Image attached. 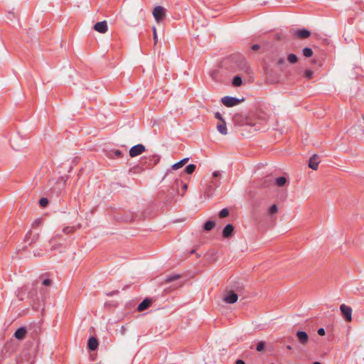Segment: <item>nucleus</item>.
<instances>
[{
    "instance_id": "obj_1",
    "label": "nucleus",
    "mask_w": 364,
    "mask_h": 364,
    "mask_svg": "<svg viewBox=\"0 0 364 364\" xmlns=\"http://www.w3.org/2000/svg\"><path fill=\"white\" fill-rule=\"evenodd\" d=\"M166 9L161 6L155 7L153 10V16L156 22L159 23L165 17Z\"/></svg>"
},
{
    "instance_id": "obj_2",
    "label": "nucleus",
    "mask_w": 364,
    "mask_h": 364,
    "mask_svg": "<svg viewBox=\"0 0 364 364\" xmlns=\"http://www.w3.org/2000/svg\"><path fill=\"white\" fill-rule=\"evenodd\" d=\"M242 101H243V99L239 100L235 97H229V96H225L222 98L223 104L228 107H233V106L239 104Z\"/></svg>"
},
{
    "instance_id": "obj_3",
    "label": "nucleus",
    "mask_w": 364,
    "mask_h": 364,
    "mask_svg": "<svg viewBox=\"0 0 364 364\" xmlns=\"http://www.w3.org/2000/svg\"><path fill=\"white\" fill-rule=\"evenodd\" d=\"M340 310L346 321H350L352 320V309L351 307L343 304L340 306Z\"/></svg>"
},
{
    "instance_id": "obj_4",
    "label": "nucleus",
    "mask_w": 364,
    "mask_h": 364,
    "mask_svg": "<svg viewBox=\"0 0 364 364\" xmlns=\"http://www.w3.org/2000/svg\"><path fill=\"white\" fill-rule=\"evenodd\" d=\"M145 149V146L143 144H136L130 149L129 155L131 157L137 156L141 154Z\"/></svg>"
},
{
    "instance_id": "obj_5",
    "label": "nucleus",
    "mask_w": 364,
    "mask_h": 364,
    "mask_svg": "<svg viewBox=\"0 0 364 364\" xmlns=\"http://www.w3.org/2000/svg\"><path fill=\"white\" fill-rule=\"evenodd\" d=\"M292 34L298 38L306 39L310 36L311 32L306 29H296L292 31Z\"/></svg>"
},
{
    "instance_id": "obj_6",
    "label": "nucleus",
    "mask_w": 364,
    "mask_h": 364,
    "mask_svg": "<svg viewBox=\"0 0 364 364\" xmlns=\"http://www.w3.org/2000/svg\"><path fill=\"white\" fill-rule=\"evenodd\" d=\"M94 29L100 33H105L108 31V26L106 21L96 23L94 25Z\"/></svg>"
},
{
    "instance_id": "obj_7",
    "label": "nucleus",
    "mask_w": 364,
    "mask_h": 364,
    "mask_svg": "<svg viewBox=\"0 0 364 364\" xmlns=\"http://www.w3.org/2000/svg\"><path fill=\"white\" fill-rule=\"evenodd\" d=\"M237 294L230 291L224 296L223 301L227 304H235L237 301Z\"/></svg>"
},
{
    "instance_id": "obj_8",
    "label": "nucleus",
    "mask_w": 364,
    "mask_h": 364,
    "mask_svg": "<svg viewBox=\"0 0 364 364\" xmlns=\"http://www.w3.org/2000/svg\"><path fill=\"white\" fill-rule=\"evenodd\" d=\"M319 162L318 156L317 155H314L309 159V166L313 170H317Z\"/></svg>"
},
{
    "instance_id": "obj_9",
    "label": "nucleus",
    "mask_w": 364,
    "mask_h": 364,
    "mask_svg": "<svg viewBox=\"0 0 364 364\" xmlns=\"http://www.w3.org/2000/svg\"><path fill=\"white\" fill-rule=\"evenodd\" d=\"M233 231H234L233 225L231 224H228L224 227V228L223 230V236L225 238H228L232 235Z\"/></svg>"
},
{
    "instance_id": "obj_10",
    "label": "nucleus",
    "mask_w": 364,
    "mask_h": 364,
    "mask_svg": "<svg viewBox=\"0 0 364 364\" xmlns=\"http://www.w3.org/2000/svg\"><path fill=\"white\" fill-rule=\"evenodd\" d=\"M296 336L301 344H306L309 340L308 334L303 331H299L296 332Z\"/></svg>"
},
{
    "instance_id": "obj_11",
    "label": "nucleus",
    "mask_w": 364,
    "mask_h": 364,
    "mask_svg": "<svg viewBox=\"0 0 364 364\" xmlns=\"http://www.w3.org/2000/svg\"><path fill=\"white\" fill-rule=\"evenodd\" d=\"M98 347V341L95 337H90L88 340L87 348L90 350H95Z\"/></svg>"
},
{
    "instance_id": "obj_12",
    "label": "nucleus",
    "mask_w": 364,
    "mask_h": 364,
    "mask_svg": "<svg viewBox=\"0 0 364 364\" xmlns=\"http://www.w3.org/2000/svg\"><path fill=\"white\" fill-rule=\"evenodd\" d=\"M26 334V328L25 327L18 328L14 333V337L18 340H23Z\"/></svg>"
},
{
    "instance_id": "obj_13",
    "label": "nucleus",
    "mask_w": 364,
    "mask_h": 364,
    "mask_svg": "<svg viewBox=\"0 0 364 364\" xmlns=\"http://www.w3.org/2000/svg\"><path fill=\"white\" fill-rule=\"evenodd\" d=\"M38 239L39 234L37 233L31 237V231H29L25 237V241L28 242L29 245L36 242L38 240Z\"/></svg>"
},
{
    "instance_id": "obj_14",
    "label": "nucleus",
    "mask_w": 364,
    "mask_h": 364,
    "mask_svg": "<svg viewBox=\"0 0 364 364\" xmlns=\"http://www.w3.org/2000/svg\"><path fill=\"white\" fill-rule=\"evenodd\" d=\"M151 303V300L149 299H144L138 306L137 310L139 311H143L147 309Z\"/></svg>"
},
{
    "instance_id": "obj_15",
    "label": "nucleus",
    "mask_w": 364,
    "mask_h": 364,
    "mask_svg": "<svg viewBox=\"0 0 364 364\" xmlns=\"http://www.w3.org/2000/svg\"><path fill=\"white\" fill-rule=\"evenodd\" d=\"M279 211L278 206H269L267 210V215L270 221H272L273 217L277 214Z\"/></svg>"
},
{
    "instance_id": "obj_16",
    "label": "nucleus",
    "mask_w": 364,
    "mask_h": 364,
    "mask_svg": "<svg viewBox=\"0 0 364 364\" xmlns=\"http://www.w3.org/2000/svg\"><path fill=\"white\" fill-rule=\"evenodd\" d=\"M217 129L220 134L226 135L228 134V129L225 122H220L217 125Z\"/></svg>"
},
{
    "instance_id": "obj_17",
    "label": "nucleus",
    "mask_w": 364,
    "mask_h": 364,
    "mask_svg": "<svg viewBox=\"0 0 364 364\" xmlns=\"http://www.w3.org/2000/svg\"><path fill=\"white\" fill-rule=\"evenodd\" d=\"M181 277V274H171L169 275H166L164 278V283H170L173 281L177 280Z\"/></svg>"
},
{
    "instance_id": "obj_18",
    "label": "nucleus",
    "mask_w": 364,
    "mask_h": 364,
    "mask_svg": "<svg viewBox=\"0 0 364 364\" xmlns=\"http://www.w3.org/2000/svg\"><path fill=\"white\" fill-rule=\"evenodd\" d=\"M274 183L277 187H283L287 183V178L284 176H280L275 179Z\"/></svg>"
},
{
    "instance_id": "obj_19",
    "label": "nucleus",
    "mask_w": 364,
    "mask_h": 364,
    "mask_svg": "<svg viewBox=\"0 0 364 364\" xmlns=\"http://www.w3.org/2000/svg\"><path fill=\"white\" fill-rule=\"evenodd\" d=\"M80 227V225H78L77 226H67V227H65V228H63V232L65 234L73 233L75 231H76L77 229H79Z\"/></svg>"
},
{
    "instance_id": "obj_20",
    "label": "nucleus",
    "mask_w": 364,
    "mask_h": 364,
    "mask_svg": "<svg viewBox=\"0 0 364 364\" xmlns=\"http://www.w3.org/2000/svg\"><path fill=\"white\" fill-rule=\"evenodd\" d=\"M215 225V223L214 221L208 220L203 225V229L205 231H210L214 228Z\"/></svg>"
},
{
    "instance_id": "obj_21",
    "label": "nucleus",
    "mask_w": 364,
    "mask_h": 364,
    "mask_svg": "<svg viewBox=\"0 0 364 364\" xmlns=\"http://www.w3.org/2000/svg\"><path fill=\"white\" fill-rule=\"evenodd\" d=\"M122 152L119 150L110 151L108 154L109 158L120 157Z\"/></svg>"
},
{
    "instance_id": "obj_22",
    "label": "nucleus",
    "mask_w": 364,
    "mask_h": 364,
    "mask_svg": "<svg viewBox=\"0 0 364 364\" xmlns=\"http://www.w3.org/2000/svg\"><path fill=\"white\" fill-rule=\"evenodd\" d=\"M287 60L291 63V64H294L296 63L297 61H298V58L296 57V55L294 54H289L288 56H287Z\"/></svg>"
},
{
    "instance_id": "obj_23",
    "label": "nucleus",
    "mask_w": 364,
    "mask_h": 364,
    "mask_svg": "<svg viewBox=\"0 0 364 364\" xmlns=\"http://www.w3.org/2000/svg\"><path fill=\"white\" fill-rule=\"evenodd\" d=\"M196 165L189 164L186 167L185 171L188 174H191L194 172V171L196 170Z\"/></svg>"
},
{
    "instance_id": "obj_24",
    "label": "nucleus",
    "mask_w": 364,
    "mask_h": 364,
    "mask_svg": "<svg viewBox=\"0 0 364 364\" xmlns=\"http://www.w3.org/2000/svg\"><path fill=\"white\" fill-rule=\"evenodd\" d=\"M303 54L306 58H310L313 55V50L310 48H305L303 49Z\"/></svg>"
},
{
    "instance_id": "obj_25",
    "label": "nucleus",
    "mask_w": 364,
    "mask_h": 364,
    "mask_svg": "<svg viewBox=\"0 0 364 364\" xmlns=\"http://www.w3.org/2000/svg\"><path fill=\"white\" fill-rule=\"evenodd\" d=\"M242 83V78L240 77L235 76L233 78L232 84H233L234 86L238 87V86L241 85Z\"/></svg>"
},
{
    "instance_id": "obj_26",
    "label": "nucleus",
    "mask_w": 364,
    "mask_h": 364,
    "mask_svg": "<svg viewBox=\"0 0 364 364\" xmlns=\"http://www.w3.org/2000/svg\"><path fill=\"white\" fill-rule=\"evenodd\" d=\"M229 210L228 208H223L220 213H219V216L220 218H225L227 217L228 215H229Z\"/></svg>"
},
{
    "instance_id": "obj_27",
    "label": "nucleus",
    "mask_w": 364,
    "mask_h": 364,
    "mask_svg": "<svg viewBox=\"0 0 364 364\" xmlns=\"http://www.w3.org/2000/svg\"><path fill=\"white\" fill-rule=\"evenodd\" d=\"M42 222H43V218H38L36 219V220L33 222V223H32V228H36V227H38V226L41 225V223H42Z\"/></svg>"
},
{
    "instance_id": "obj_28",
    "label": "nucleus",
    "mask_w": 364,
    "mask_h": 364,
    "mask_svg": "<svg viewBox=\"0 0 364 364\" xmlns=\"http://www.w3.org/2000/svg\"><path fill=\"white\" fill-rule=\"evenodd\" d=\"M313 75L314 73L311 70H306L304 73V77L308 80H311L313 77Z\"/></svg>"
},
{
    "instance_id": "obj_29",
    "label": "nucleus",
    "mask_w": 364,
    "mask_h": 364,
    "mask_svg": "<svg viewBox=\"0 0 364 364\" xmlns=\"http://www.w3.org/2000/svg\"><path fill=\"white\" fill-rule=\"evenodd\" d=\"M264 346H265V343L264 341H259L257 344L256 349L257 351L260 352V351L263 350V349L264 348Z\"/></svg>"
},
{
    "instance_id": "obj_30",
    "label": "nucleus",
    "mask_w": 364,
    "mask_h": 364,
    "mask_svg": "<svg viewBox=\"0 0 364 364\" xmlns=\"http://www.w3.org/2000/svg\"><path fill=\"white\" fill-rule=\"evenodd\" d=\"M152 30H153V36H154V43L156 45L158 42V36H157L156 27L153 26Z\"/></svg>"
},
{
    "instance_id": "obj_31",
    "label": "nucleus",
    "mask_w": 364,
    "mask_h": 364,
    "mask_svg": "<svg viewBox=\"0 0 364 364\" xmlns=\"http://www.w3.org/2000/svg\"><path fill=\"white\" fill-rule=\"evenodd\" d=\"M182 166H183V163L180 161L179 162H177L176 164H174L173 166H172V168L174 169V170H177L180 168H181Z\"/></svg>"
},
{
    "instance_id": "obj_32",
    "label": "nucleus",
    "mask_w": 364,
    "mask_h": 364,
    "mask_svg": "<svg viewBox=\"0 0 364 364\" xmlns=\"http://www.w3.org/2000/svg\"><path fill=\"white\" fill-rule=\"evenodd\" d=\"M119 293V290H114V291H109L107 293H106V296H113L114 295H117Z\"/></svg>"
},
{
    "instance_id": "obj_33",
    "label": "nucleus",
    "mask_w": 364,
    "mask_h": 364,
    "mask_svg": "<svg viewBox=\"0 0 364 364\" xmlns=\"http://www.w3.org/2000/svg\"><path fill=\"white\" fill-rule=\"evenodd\" d=\"M49 203L46 198H41L39 200V205H48Z\"/></svg>"
},
{
    "instance_id": "obj_34",
    "label": "nucleus",
    "mask_w": 364,
    "mask_h": 364,
    "mask_svg": "<svg viewBox=\"0 0 364 364\" xmlns=\"http://www.w3.org/2000/svg\"><path fill=\"white\" fill-rule=\"evenodd\" d=\"M177 183H181V185H182V190H183L182 195H183L184 193L186 191V190L188 188V184L187 183H183L182 181H178Z\"/></svg>"
},
{
    "instance_id": "obj_35",
    "label": "nucleus",
    "mask_w": 364,
    "mask_h": 364,
    "mask_svg": "<svg viewBox=\"0 0 364 364\" xmlns=\"http://www.w3.org/2000/svg\"><path fill=\"white\" fill-rule=\"evenodd\" d=\"M215 118H217L220 122L225 121L220 112H216L215 114Z\"/></svg>"
},
{
    "instance_id": "obj_36",
    "label": "nucleus",
    "mask_w": 364,
    "mask_h": 364,
    "mask_svg": "<svg viewBox=\"0 0 364 364\" xmlns=\"http://www.w3.org/2000/svg\"><path fill=\"white\" fill-rule=\"evenodd\" d=\"M51 284V280L50 279H45L43 281V284L44 286H50Z\"/></svg>"
},
{
    "instance_id": "obj_37",
    "label": "nucleus",
    "mask_w": 364,
    "mask_h": 364,
    "mask_svg": "<svg viewBox=\"0 0 364 364\" xmlns=\"http://www.w3.org/2000/svg\"><path fill=\"white\" fill-rule=\"evenodd\" d=\"M318 334L319 336H324L325 333H326V331H325V329L323 328H320L318 329V331H317Z\"/></svg>"
},
{
    "instance_id": "obj_38",
    "label": "nucleus",
    "mask_w": 364,
    "mask_h": 364,
    "mask_svg": "<svg viewBox=\"0 0 364 364\" xmlns=\"http://www.w3.org/2000/svg\"><path fill=\"white\" fill-rule=\"evenodd\" d=\"M285 60L284 58H280L277 60V63L278 65H282L284 63Z\"/></svg>"
},
{
    "instance_id": "obj_39",
    "label": "nucleus",
    "mask_w": 364,
    "mask_h": 364,
    "mask_svg": "<svg viewBox=\"0 0 364 364\" xmlns=\"http://www.w3.org/2000/svg\"><path fill=\"white\" fill-rule=\"evenodd\" d=\"M259 46L257 44L253 45L252 46V50L254 51H257V50H259Z\"/></svg>"
},
{
    "instance_id": "obj_40",
    "label": "nucleus",
    "mask_w": 364,
    "mask_h": 364,
    "mask_svg": "<svg viewBox=\"0 0 364 364\" xmlns=\"http://www.w3.org/2000/svg\"><path fill=\"white\" fill-rule=\"evenodd\" d=\"M235 364H245V363L244 360L238 359L236 360Z\"/></svg>"
},
{
    "instance_id": "obj_41",
    "label": "nucleus",
    "mask_w": 364,
    "mask_h": 364,
    "mask_svg": "<svg viewBox=\"0 0 364 364\" xmlns=\"http://www.w3.org/2000/svg\"><path fill=\"white\" fill-rule=\"evenodd\" d=\"M189 159L188 158H185L182 160H181V161L183 163V166L188 161Z\"/></svg>"
},
{
    "instance_id": "obj_42",
    "label": "nucleus",
    "mask_w": 364,
    "mask_h": 364,
    "mask_svg": "<svg viewBox=\"0 0 364 364\" xmlns=\"http://www.w3.org/2000/svg\"><path fill=\"white\" fill-rule=\"evenodd\" d=\"M218 176H219V173L218 172H214L213 173V176L215 177V178L218 177Z\"/></svg>"
},
{
    "instance_id": "obj_43",
    "label": "nucleus",
    "mask_w": 364,
    "mask_h": 364,
    "mask_svg": "<svg viewBox=\"0 0 364 364\" xmlns=\"http://www.w3.org/2000/svg\"><path fill=\"white\" fill-rule=\"evenodd\" d=\"M60 235H56L55 237H53L50 240V242H53L56 238H58Z\"/></svg>"
},
{
    "instance_id": "obj_44",
    "label": "nucleus",
    "mask_w": 364,
    "mask_h": 364,
    "mask_svg": "<svg viewBox=\"0 0 364 364\" xmlns=\"http://www.w3.org/2000/svg\"><path fill=\"white\" fill-rule=\"evenodd\" d=\"M34 255L35 256H38V257H41L42 255H41L40 253H36V252H34Z\"/></svg>"
},
{
    "instance_id": "obj_45",
    "label": "nucleus",
    "mask_w": 364,
    "mask_h": 364,
    "mask_svg": "<svg viewBox=\"0 0 364 364\" xmlns=\"http://www.w3.org/2000/svg\"><path fill=\"white\" fill-rule=\"evenodd\" d=\"M313 364H321V363L320 362L316 361V362H314Z\"/></svg>"
},
{
    "instance_id": "obj_46",
    "label": "nucleus",
    "mask_w": 364,
    "mask_h": 364,
    "mask_svg": "<svg viewBox=\"0 0 364 364\" xmlns=\"http://www.w3.org/2000/svg\"><path fill=\"white\" fill-rule=\"evenodd\" d=\"M287 349H289V350L291 349V346H287Z\"/></svg>"
},
{
    "instance_id": "obj_47",
    "label": "nucleus",
    "mask_w": 364,
    "mask_h": 364,
    "mask_svg": "<svg viewBox=\"0 0 364 364\" xmlns=\"http://www.w3.org/2000/svg\"><path fill=\"white\" fill-rule=\"evenodd\" d=\"M194 252H195V250H192L191 251V254H193Z\"/></svg>"
},
{
    "instance_id": "obj_48",
    "label": "nucleus",
    "mask_w": 364,
    "mask_h": 364,
    "mask_svg": "<svg viewBox=\"0 0 364 364\" xmlns=\"http://www.w3.org/2000/svg\"><path fill=\"white\" fill-rule=\"evenodd\" d=\"M271 364H275V363H272Z\"/></svg>"
}]
</instances>
